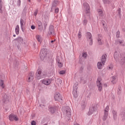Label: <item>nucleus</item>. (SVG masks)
<instances>
[{
	"label": "nucleus",
	"instance_id": "nucleus-18",
	"mask_svg": "<svg viewBox=\"0 0 125 125\" xmlns=\"http://www.w3.org/2000/svg\"><path fill=\"white\" fill-rule=\"evenodd\" d=\"M48 111H49V112H51L52 114H53L54 113H55V111H56V108H55V107L52 105H49L48 106Z\"/></svg>",
	"mask_w": 125,
	"mask_h": 125
},
{
	"label": "nucleus",
	"instance_id": "nucleus-34",
	"mask_svg": "<svg viewBox=\"0 0 125 125\" xmlns=\"http://www.w3.org/2000/svg\"><path fill=\"white\" fill-rule=\"evenodd\" d=\"M56 40H52L51 41H49V44L50 45H52V44H53V42H56Z\"/></svg>",
	"mask_w": 125,
	"mask_h": 125
},
{
	"label": "nucleus",
	"instance_id": "nucleus-48",
	"mask_svg": "<svg viewBox=\"0 0 125 125\" xmlns=\"http://www.w3.org/2000/svg\"><path fill=\"white\" fill-rule=\"evenodd\" d=\"M119 14H121V9H119L118 10Z\"/></svg>",
	"mask_w": 125,
	"mask_h": 125
},
{
	"label": "nucleus",
	"instance_id": "nucleus-35",
	"mask_svg": "<svg viewBox=\"0 0 125 125\" xmlns=\"http://www.w3.org/2000/svg\"><path fill=\"white\" fill-rule=\"evenodd\" d=\"M82 57H83V58H86V57H87V54L86 53H83L82 54Z\"/></svg>",
	"mask_w": 125,
	"mask_h": 125
},
{
	"label": "nucleus",
	"instance_id": "nucleus-25",
	"mask_svg": "<svg viewBox=\"0 0 125 125\" xmlns=\"http://www.w3.org/2000/svg\"><path fill=\"white\" fill-rule=\"evenodd\" d=\"M102 37H101V35H100V38H99L98 39V43L99 45H102V44L103 43V41H102Z\"/></svg>",
	"mask_w": 125,
	"mask_h": 125
},
{
	"label": "nucleus",
	"instance_id": "nucleus-2",
	"mask_svg": "<svg viewBox=\"0 0 125 125\" xmlns=\"http://www.w3.org/2000/svg\"><path fill=\"white\" fill-rule=\"evenodd\" d=\"M106 62V56L105 55H103L102 57V59L101 62H99L97 63V67L98 69L101 70L102 69L103 66L105 65V62Z\"/></svg>",
	"mask_w": 125,
	"mask_h": 125
},
{
	"label": "nucleus",
	"instance_id": "nucleus-49",
	"mask_svg": "<svg viewBox=\"0 0 125 125\" xmlns=\"http://www.w3.org/2000/svg\"><path fill=\"white\" fill-rule=\"evenodd\" d=\"M104 87H107V84H106V83L104 84Z\"/></svg>",
	"mask_w": 125,
	"mask_h": 125
},
{
	"label": "nucleus",
	"instance_id": "nucleus-11",
	"mask_svg": "<svg viewBox=\"0 0 125 125\" xmlns=\"http://www.w3.org/2000/svg\"><path fill=\"white\" fill-rule=\"evenodd\" d=\"M77 84H74V85H73V90L72 93L74 97H75V98H77V97H78V92L77 91V89H78V87L77 86Z\"/></svg>",
	"mask_w": 125,
	"mask_h": 125
},
{
	"label": "nucleus",
	"instance_id": "nucleus-6",
	"mask_svg": "<svg viewBox=\"0 0 125 125\" xmlns=\"http://www.w3.org/2000/svg\"><path fill=\"white\" fill-rule=\"evenodd\" d=\"M110 106L107 105L104 111V115L103 117V121H106L107 118H108V113L109 112V109Z\"/></svg>",
	"mask_w": 125,
	"mask_h": 125
},
{
	"label": "nucleus",
	"instance_id": "nucleus-1",
	"mask_svg": "<svg viewBox=\"0 0 125 125\" xmlns=\"http://www.w3.org/2000/svg\"><path fill=\"white\" fill-rule=\"evenodd\" d=\"M114 57L116 62H120L123 64L124 67L125 68V54H121L119 52H115Z\"/></svg>",
	"mask_w": 125,
	"mask_h": 125
},
{
	"label": "nucleus",
	"instance_id": "nucleus-17",
	"mask_svg": "<svg viewBox=\"0 0 125 125\" xmlns=\"http://www.w3.org/2000/svg\"><path fill=\"white\" fill-rule=\"evenodd\" d=\"M116 44H119V45H120L121 46H125V42L124 40H117L116 41Z\"/></svg>",
	"mask_w": 125,
	"mask_h": 125
},
{
	"label": "nucleus",
	"instance_id": "nucleus-51",
	"mask_svg": "<svg viewBox=\"0 0 125 125\" xmlns=\"http://www.w3.org/2000/svg\"><path fill=\"white\" fill-rule=\"evenodd\" d=\"M42 106H44V105H42V104H41V105H40V107H42Z\"/></svg>",
	"mask_w": 125,
	"mask_h": 125
},
{
	"label": "nucleus",
	"instance_id": "nucleus-10",
	"mask_svg": "<svg viewBox=\"0 0 125 125\" xmlns=\"http://www.w3.org/2000/svg\"><path fill=\"white\" fill-rule=\"evenodd\" d=\"M41 82L45 85H49L50 83H51L52 80H51V79H43L41 80Z\"/></svg>",
	"mask_w": 125,
	"mask_h": 125
},
{
	"label": "nucleus",
	"instance_id": "nucleus-47",
	"mask_svg": "<svg viewBox=\"0 0 125 125\" xmlns=\"http://www.w3.org/2000/svg\"><path fill=\"white\" fill-rule=\"evenodd\" d=\"M52 6V7H55V6H56V5H54V3H53Z\"/></svg>",
	"mask_w": 125,
	"mask_h": 125
},
{
	"label": "nucleus",
	"instance_id": "nucleus-29",
	"mask_svg": "<svg viewBox=\"0 0 125 125\" xmlns=\"http://www.w3.org/2000/svg\"><path fill=\"white\" fill-rule=\"evenodd\" d=\"M103 2L104 4H110L111 1L110 0H103Z\"/></svg>",
	"mask_w": 125,
	"mask_h": 125
},
{
	"label": "nucleus",
	"instance_id": "nucleus-20",
	"mask_svg": "<svg viewBox=\"0 0 125 125\" xmlns=\"http://www.w3.org/2000/svg\"><path fill=\"white\" fill-rule=\"evenodd\" d=\"M37 23L38 26V30L42 31V23L40 21H37Z\"/></svg>",
	"mask_w": 125,
	"mask_h": 125
},
{
	"label": "nucleus",
	"instance_id": "nucleus-33",
	"mask_svg": "<svg viewBox=\"0 0 125 125\" xmlns=\"http://www.w3.org/2000/svg\"><path fill=\"white\" fill-rule=\"evenodd\" d=\"M58 65L59 68H62V67H63V63L62 62H61L60 61L58 62Z\"/></svg>",
	"mask_w": 125,
	"mask_h": 125
},
{
	"label": "nucleus",
	"instance_id": "nucleus-28",
	"mask_svg": "<svg viewBox=\"0 0 125 125\" xmlns=\"http://www.w3.org/2000/svg\"><path fill=\"white\" fill-rule=\"evenodd\" d=\"M36 39L38 42H40V43H42V37H41V36L37 35L36 36Z\"/></svg>",
	"mask_w": 125,
	"mask_h": 125
},
{
	"label": "nucleus",
	"instance_id": "nucleus-40",
	"mask_svg": "<svg viewBox=\"0 0 125 125\" xmlns=\"http://www.w3.org/2000/svg\"><path fill=\"white\" fill-rule=\"evenodd\" d=\"M116 37L117 38H120V32L119 31L116 32Z\"/></svg>",
	"mask_w": 125,
	"mask_h": 125
},
{
	"label": "nucleus",
	"instance_id": "nucleus-12",
	"mask_svg": "<svg viewBox=\"0 0 125 125\" xmlns=\"http://www.w3.org/2000/svg\"><path fill=\"white\" fill-rule=\"evenodd\" d=\"M54 99L55 101H59V102L62 101V98L61 97L60 93H56L54 95Z\"/></svg>",
	"mask_w": 125,
	"mask_h": 125
},
{
	"label": "nucleus",
	"instance_id": "nucleus-14",
	"mask_svg": "<svg viewBox=\"0 0 125 125\" xmlns=\"http://www.w3.org/2000/svg\"><path fill=\"white\" fill-rule=\"evenodd\" d=\"M83 7L85 9L86 13H89L90 12V7L89 6V4L86 2L83 3Z\"/></svg>",
	"mask_w": 125,
	"mask_h": 125
},
{
	"label": "nucleus",
	"instance_id": "nucleus-24",
	"mask_svg": "<svg viewBox=\"0 0 125 125\" xmlns=\"http://www.w3.org/2000/svg\"><path fill=\"white\" fill-rule=\"evenodd\" d=\"M112 113L113 114L114 120H117V117L118 116L117 111H116L115 110H112Z\"/></svg>",
	"mask_w": 125,
	"mask_h": 125
},
{
	"label": "nucleus",
	"instance_id": "nucleus-38",
	"mask_svg": "<svg viewBox=\"0 0 125 125\" xmlns=\"http://www.w3.org/2000/svg\"><path fill=\"white\" fill-rule=\"evenodd\" d=\"M65 70H62V71H60L59 74L60 75H64L65 74Z\"/></svg>",
	"mask_w": 125,
	"mask_h": 125
},
{
	"label": "nucleus",
	"instance_id": "nucleus-45",
	"mask_svg": "<svg viewBox=\"0 0 125 125\" xmlns=\"http://www.w3.org/2000/svg\"><path fill=\"white\" fill-rule=\"evenodd\" d=\"M112 69H113L112 66H108L107 68V70H112Z\"/></svg>",
	"mask_w": 125,
	"mask_h": 125
},
{
	"label": "nucleus",
	"instance_id": "nucleus-8",
	"mask_svg": "<svg viewBox=\"0 0 125 125\" xmlns=\"http://www.w3.org/2000/svg\"><path fill=\"white\" fill-rule=\"evenodd\" d=\"M3 102L4 106H8L9 105H10V101H9V98L6 95L4 96Z\"/></svg>",
	"mask_w": 125,
	"mask_h": 125
},
{
	"label": "nucleus",
	"instance_id": "nucleus-39",
	"mask_svg": "<svg viewBox=\"0 0 125 125\" xmlns=\"http://www.w3.org/2000/svg\"><path fill=\"white\" fill-rule=\"evenodd\" d=\"M17 5H18V6H20V5H21V0H18Z\"/></svg>",
	"mask_w": 125,
	"mask_h": 125
},
{
	"label": "nucleus",
	"instance_id": "nucleus-7",
	"mask_svg": "<svg viewBox=\"0 0 125 125\" xmlns=\"http://www.w3.org/2000/svg\"><path fill=\"white\" fill-rule=\"evenodd\" d=\"M102 81V79L100 77H99L97 80V86L98 87L99 91H102L103 86L102 83H101Z\"/></svg>",
	"mask_w": 125,
	"mask_h": 125
},
{
	"label": "nucleus",
	"instance_id": "nucleus-16",
	"mask_svg": "<svg viewBox=\"0 0 125 125\" xmlns=\"http://www.w3.org/2000/svg\"><path fill=\"white\" fill-rule=\"evenodd\" d=\"M48 34L49 35H54V27H53V25H51L49 26V32H48Z\"/></svg>",
	"mask_w": 125,
	"mask_h": 125
},
{
	"label": "nucleus",
	"instance_id": "nucleus-23",
	"mask_svg": "<svg viewBox=\"0 0 125 125\" xmlns=\"http://www.w3.org/2000/svg\"><path fill=\"white\" fill-rule=\"evenodd\" d=\"M117 82H118V79H117V77L113 76L112 77V79H111V83L113 84H115V83H117Z\"/></svg>",
	"mask_w": 125,
	"mask_h": 125
},
{
	"label": "nucleus",
	"instance_id": "nucleus-42",
	"mask_svg": "<svg viewBox=\"0 0 125 125\" xmlns=\"http://www.w3.org/2000/svg\"><path fill=\"white\" fill-rule=\"evenodd\" d=\"M82 107L83 109H84L85 108V104L83 103V104H82Z\"/></svg>",
	"mask_w": 125,
	"mask_h": 125
},
{
	"label": "nucleus",
	"instance_id": "nucleus-26",
	"mask_svg": "<svg viewBox=\"0 0 125 125\" xmlns=\"http://www.w3.org/2000/svg\"><path fill=\"white\" fill-rule=\"evenodd\" d=\"M19 25H17L16 28H15V33L16 35H19Z\"/></svg>",
	"mask_w": 125,
	"mask_h": 125
},
{
	"label": "nucleus",
	"instance_id": "nucleus-32",
	"mask_svg": "<svg viewBox=\"0 0 125 125\" xmlns=\"http://www.w3.org/2000/svg\"><path fill=\"white\" fill-rule=\"evenodd\" d=\"M97 12L100 16H102V15H103V11L101 9H98Z\"/></svg>",
	"mask_w": 125,
	"mask_h": 125
},
{
	"label": "nucleus",
	"instance_id": "nucleus-53",
	"mask_svg": "<svg viewBox=\"0 0 125 125\" xmlns=\"http://www.w3.org/2000/svg\"><path fill=\"white\" fill-rule=\"evenodd\" d=\"M38 0V1L40 2V1H41V0Z\"/></svg>",
	"mask_w": 125,
	"mask_h": 125
},
{
	"label": "nucleus",
	"instance_id": "nucleus-4",
	"mask_svg": "<svg viewBox=\"0 0 125 125\" xmlns=\"http://www.w3.org/2000/svg\"><path fill=\"white\" fill-rule=\"evenodd\" d=\"M37 73L38 74L36 77L37 80H41V79H43V78L46 77L45 73H42V71L40 69H38Z\"/></svg>",
	"mask_w": 125,
	"mask_h": 125
},
{
	"label": "nucleus",
	"instance_id": "nucleus-37",
	"mask_svg": "<svg viewBox=\"0 0 125 125\" xmlns=\"http://www.w3.org/2000/svg\"><path fill=\"white\" fill-rule=\"evenodd\" d=\"M78 38L80 39L81 38H82V32L81 31L79 32V33L78 34Z\"/></svg>",
	"mask_w": 125,
	"mask_h": 125
},
{
	"label": "nucleus",
	"instance_id": "nucleus-13",
	"mask_svg": "<svg viewBox=\"0 0 125 125\" xmlns=\"http://www.w3.org/2000/svg\"><path fill=\"white\" fill-rule=\"evenodd\" d=\"M9 120L11 122H12L13 121H16L17 122V121H18L19 119L17 115H15L13 114H11L9 115Z\"/></svg>",
	"mask_w": 125,
	"mask_h": 125
},
{
	"label": "nucleus",
	"instance_id": "nucleus-52",
	"mask_svg": "<svg viewBox=\"0 0 125 125\" xmlns=\"http://www.w3.org/2000/svg\"><path fill=\"white\" fill-rule=\"evenodd\" d=\"M29 2H31V0H28Z\"/></svg>",
	"mask_w": 125,
	"mask_h": 125
},
{
	"label": "nucleus",
	"instance_id": "nucleus-46",
	"mask_svg": "<svg viewBox=\"0 0 125 125\" xmlns=\"http://www.w3.org/2000/svg\"><path fill=\"white\" fill-rule=\"evenodd\" d=\"M37 14H38V12L37 11L35 12H34V16H37Z\"/></svg>",
	"mask_w": 125,
	"mask_h": 125
},
{
	"label": "nucleus",
	"instance_id": "nucleus-43",
	"mask_svg": "<svg viewBox=\"0 0 125 125\" xmlns=\"http://www.w3.org/2000/svg\"><path fill=\"white\" fill-rule=\"evenodd\" d=\"M31 28L32 29V30H35L36 29V26L35 25H32L31 26Z\"/></svg>",
	"mask_w": 125,
	"mask_h": 125
},
{
	"label": "nucleus",
	"instance_id": "nucleus-27",
	"mask_svg": "<svg viewBox=\"0 0 125 125\" xmlns=\"http://www.w3.org/2000/svg\"><path fill=\"white\" fill-rule=\"evenodd\" d=\"M20 25L21 30H23V27H24V20L22 19L20 20Z\"/></svg>",
	"mask_w": 125,
	"mask_h": 125
},
{
	"label": "nucleus",
	"instance_id": "nucleus-21",
	"mask_svg": "<svg viewBox=\"0 0 125 125\" xmlns=\"http://www.w3.org/2000/svg\"><path fill=\"white\" fill-rule=\"evenodd\" d=\"M94 111H95V108L94 107H90L89 109L88 115H92Z\"/></svg>",
	"mask_w": 125,
	"mask_h": 125
},
{
	"label": "nucleus",
	"instance_id": "nucleus-44",
	"mask_svg": "<svg viewBox=\"0 0 125 125\" xmlns=\"http://www.w3.org/2000/svg\"><path fill=\"white\" fill-rule=\"evenodd\" d=\"M36 122H35L34 121H33L32 122H31V125H36Z\"/></svg>",
	"mask_w": 125,
	"mask_h": 125
},
{
	"label": "nucleus",
	"instance_id": "nucleus-5",
	"mask_svg": "<svg viewBox=\"0 0 125 125\" xmlns=\"http://www.w3.org/2000/svg\"><path fill=\"white\" fill-rule=\"evenodd\" d=\"M63 114L68 118H71V108L69 106H66L63 108Z\"/></svg>",
	"mask_w": 125,
	"mask_h": 125
},
{
	"label": "nucleus",
	"instance_id": "nucleus-41",
	"mask_svg": "<svg viewBox=\"0 0 125 125\" xmlns=\"http://www.w3.org/2000/svg\"><path fill=\"white\" fill-rule=\"evenodd\" d=\"M55 13H57L58 12H59V9L58 8H56L55 10Z\"/></svg>",
	"mask_w": 125,
	"mask_h": 125
},
{
	"label": "nucleus",
	"instance_id": "nucleus-3",
	"mask_svg": "<svg viewBox=\"0 0 125 125\" xmlns=\"http://www.w3.org/2000/svg\"><path fill=\"white\" fill-rule=\"evenodd\" d=\"M46 55H47V49H42L40 54V57L42 61H44V59L46 57Z\"/></svg>",
	"mask_w": 125,
	"mask_h": 125
},
{
	"label": "nucleus",
	"instance_id": "nucleus-22",
	"mask_svg": "<svg viewBox=\"0 0 125 125\" xmlns=\"http://www.w3.org/2000/svg\"><path fill=\"white\" fill-rule=\"evenodd\" d=\"M14 41H17L19 43H22V42H23V38L19 37L17 39H14Z\"/></svg>",
	"mask_w": 125,
	"mask_h": 125
},
{
	"label": "nucleus",
	"instance_id": "nucleus-30",
	"mask_svg": "<svg viewBox=\"0 0 125 125\" xmlns=\"http://www.w3.org/2000/svg\"><path fill=\"white\" fill-rule=\"evenodd\" d=\"M3 10H2V1L1 0H0V13H2Z\"/></svg>",
	"mask_w": 125,
	"mask_h": 125
},
{
	"label": "nucleus",
	"instance_id": "nucleus-9",
	"mask_svg": "<svg viewBox=\"0 0 125 125\" xmlns=\"http://www.w3.org/2000/svg\"><path fill=\"white\" fill-rule=\"evenodd\" d=\"M92 37V35H91V33L90 32L87 33V41L89 42L90 45H92L93 43V41L92 40V39H91Z\"/></svg>",
	"mask_w": 125,
	"mask_h": 125
},
{
	"label": "nucleus",
	"instance_id": "nucleus-50",
	"mask_svg": "<svg viewBox=\"0 0 125 125\" xmlns=\"http://www.w3.org/2000/svg\"><path fill=\"white\" fill-rule=\"evenodd\" d=\"M13 37H16V35L14 34V35H13Z\"/></svg>",
	"mask_w": 125,
	"mask_h": 125
},
{
	"label": "nucleus",
	"instance_id": "nucleus-31",
	"mask_svg": "<svg viewBox=\"0 0 125 125\" xmlns=\"http://www.w3.org/2000/svg\"><path fill=\"white\" fill-rule=\"evenodd\" d=\"M0 86L2 88H4V83L2 80H0Z\"/></svg>",
	"mask_w": 125,
	"mask_h": 125
},
{
	"label": "nucleus",
	"instance_id": "nucleus-15",
	"mask_svg": "<svg viewBox=\"0 0 125 125\" xmlns=\"http://www.w3.org/2000/svg\"><path fill=\"white\" fill-rule=\"evenodd\" d=\"M33 80H34V73H29L28 76L27 82L28 83H31V82H33Z\"/></svg>",
	"mask_w": 125,
	"mask_h": 125
},
{
	"label": "nucleus",
	"instance_id": "nucleus-36",
	"mask_svg": "<svg viewBox=\"0 0 125 125\" xmlns=\"http://www.w3.org/2000/svg\"><path fill=\"white\" fill-rule=\"evenodd\" d=\"M87 24V20L86 19H84L83 21V24L84 26H86V24Z\"/></svg>",
	"mask_w": 125,
	"mask_h": 125
},
{
	"label": "nucleus",
	"instance_id": "nucleus-19",
	"mask_svg": "<svg viewBox=\"0 0 125 125\" xmlns=\"http://www.w3.org/2000/svg\"><path fill=\"white\" fill-rule=\"evenodd\" d=\"M119 116L121 118L122 121L123 122H125V111L123 110L122 111H121Z\"/></svg>",
	"mask_w": 125,
	"mask_h": 125
}]
</instances>
